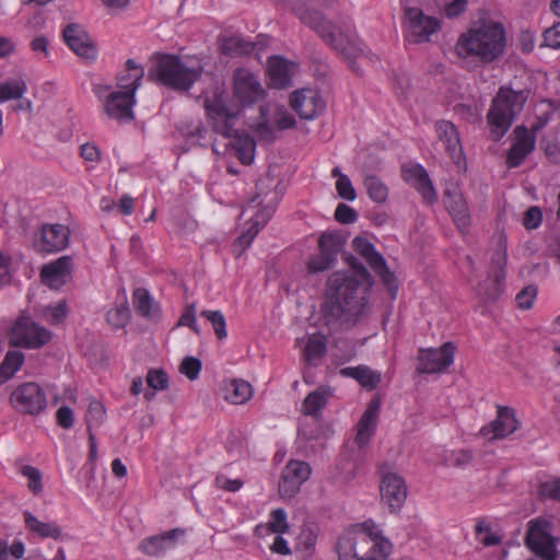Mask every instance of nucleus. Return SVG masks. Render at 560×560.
I'll return each mask as SVG.
<instances>
[{"label":"nucleus","instance_id":"69168bd1","mask_svg":"<svg viewBox=\"0 0 560 560\" xmlns=\"http://www.w3.org/2000/svg\"><path fill=\"white\" fill-rule=\"evenodd\" d=\"M196 312V305L194 303L187 305L184 313L179 317L178 325L187 326L190 329H192L197 335H199L200 327L197 324Z\"/></svg>","mask_w":560,"mask_h":560},{"label":"nucleus","instance_id":"79ce46f5","mask_svg":"<svg viewBox=\"0 0 560 560\" xmlns=\"http://www.w3.org/2000/svg\"><path fill=\"white\" fill-rule=\"evenodd\" d=\"M26 82L22 77L0 82V103L20 100L26 93Z\"/></svg>","mask_w":560,"mask_h":560},{"label":"nucleus","instance_id":"f704fd0d","mask_svg":"<svg viewBox=\"0 0 560 560\" xmlns=\"http://www.w3.org/2000/svg\"><path fill=\"white\" fill-rule=\"evenodd\" d=\"M289 528L287 512L283 509H276L270 512L267 523L258 524L255 527V535L265 537L270 534H284Z\"/></svg>","mask_w":560,"mask_h":560},{"label":"nucleus","instance_id":"49530a36","mask_svg":"<svg viewBox=\"0 0 560 560\" xmlns=\"http://www.w3.org/2000/svg\"><path fill=\"white\" fill-rule=\"evenodd\" d=\"M331 175L337 178L336 190L339 197L348 201H353L357 198V192L349 176L343 174L339 166L332 168Z\"/></svg>","mask_w":560,"mask_h":560},{"label":"nucleus","instance_id":"f257e3e1","mask_svg":"<svg viewBox=\"0 0 560 560\" xmlns=\"http://www.w3.org/2000/svg\"><path fill=\"white\" fill-rule=\"evenodd\" d=\"M372 276L362 265L353 267V275L332 272L326 283L322 314L328 325L351 328L370 314L369 296Z\"/></svg>","mask_w":560,"mask_h":560},{"label":"nucleus","instance_id":"ea45409f","mask_svg":"<svg viewBox=\"0 0 560 560\" xmlns=\"http://www.w3.org/2000/svg\"><path fill=\"white\" fill-rule=\"evenodd\" d=\"M257 202V206H260V209L255 212V214L250 218L249 224L254 228H257V231L270 220L272 217L277 203L273 202V197L267 199V196L262 199L261 194L258 192L249 202L248 207H254V203Z\"/></svg>","mask_w":560,"mask_h":560},{"label":"nucleus","instance_id":"7ed1b4c3","mask_svg":"<svg viewBox=\"0 0 560 560\" xmlns=\"http://www.w3.org/2000/svg\"><path fill=\"white\" fill-rule=\"evenodd\" d=\"M505 47V31L502 24L483 21L472 24L457 39L455 51L460 58H476L489 63L499 58Z\"/></svg>","mask_w":560,"mask_h":560},{"label":"nucleus","instance_id":"393cba45","mask_svg":"<svg viewBox=\"0 0 560 560\" xmlns=\"http://www.w3.org/2000/svg\"><path fill=\"white\" fill-rule=\"evenodd\" d=\"M514 142L508 151L505 160L510 168L520 166L527 155L534 151L536 145L535 130H528L524 126H517L514 129Z\"/></svg>","mask_w":560,"mask_h":560},{"label":"nucleus","instance_id":"e2e57ef3","mask_svg":"<svg viewBox=\"0 0 560 560\" xmlns=\"http://www.w3.org/2000/svg\"><path fill=\"white\" fill-rule=\"evenodd\" d=\"M179 370L187 378L194 381L199 376L201 362L194 357H187L183 360Z\"/></svg>","mask_w":560,"mask_h":560},{"label":"nucleus","instance_id":"c85d7f7f","mask_svg":"<svg viewBox=\"0 0 560 560\" xmlns=\"http://www.w3.org/2000/svg\"><path fill=\"white\" fill-rule=\"evenodd\" d=\"M402 177L422 195L427 202H433L436 194L425 168L420 164L402 167Z\"/></svg>","mask_w":560,"mask_h":560},{"label":"nucleus","instance_id":"3c124183","mask_svg":"<svg viewBox=\"0 0 560 560\" xmlns=\"http://www.w3.org/2000/svg\"><path fill=\"white\" fill-rule=\"evenodd\" d=\"M259 231L249 224V228L242 233L232 245V253L235 257H241L243 253L249 247Z\"/></svg>","mask_w":560,"mask_h":560},{"label":"nucleus","instance_id":"58836bf2","mask_svg":"<svg viewBox=\"0 0 560 560\" xmlns=\"http://www.w3.org/2000/svg\"><path fill=\"white\" fill-rule=\"evenodd\" d=\"M132 303L136 311L143 317L156 319L160 316L159 305L152 300L148 290L143 288L133 291Z\"/></svg>","mask_w":560,"mask_h":560},{"label":"nucleus","instance_id":"39448f33","mask_svg":"<svg viewBox=\"0 0 560 560\" xmlns=\"http://www.w3.org/2000/svg\"><path fill=\"white\" fill-rule=\"evenodd\" d=\"M526 98L524 91H514L506 86L499 89L487 114L490 133L494 141L500 140L508 132L515 117L523 109Z\"/></svg>","mask_w":560,"mask_h":560},{"label":"nucleus","instance_id":"a878e982","mask_svg":"<svg viewBox=\"0 0 560 560\" xmlns=\"http://www.w3.org/2000/svg\"><path fill=\"white\" fill-rule=\"evenodd\" d=\"M73 258L61 256L43 266L40 270L42 282L50 289L58 290L71 280Z\"/></svg>","mask_w":560,"mask_h":560},{"label":"nucleus","instance_id":"9b49d317","mask_svg":"<svg viewBox=\"0 0 560 560\" xmlns=\"http://www.w3.org/2000/svg\"><path fill=\"white\" fill-rule=\"evenodd\" d=\"M69 241L70 230L68 226L59 223H46L35 232L33 247L40 254H54L67 248Z\"/></svg>","mask_w":560,"mask_h":560},{"label":"nucleus","instance_id":"7c9ffc66","mask_svg":"<svg viewBox=\"0 0 560 560\" xmlns=\"http://www.w3.org/2000/svg\"><path fill=\"white\" fill-rule=\"evenodd\" d=\"M444 203L457 228L462 231L467 230L471 219L463 194L457 189H447L444 196Z\"/></svg>","mask_w":560,"mask_h":560},{"label":"nucleus","instance_id":"423d86ee","mask_svg":"<svg viewBox=\"0 0 560 560\" xmlns=\"http://www.w3.org/2000/svg\"><path fill=\"white\" fill-rule=\"evenodd\" d=\"M296 15L305 25L314 28L329 45L350 62L362 55V49L343 36L322 13L311 10H299Z\"/></svg>","mask_w":560,"mask_h":560},{"label":"nucleus","instance_id":"412c9836","mask_svg":"<svg viewBox=\"0 0 560 560\" xmlns=\"http://www.w3.org/2000/svg\"><path fill=\"white\" fill-rule=\"evenodd\" d=\"M393 551L392 542L372 521H366L364 549L361 560H388Z\"/></svg>","mask_w":560,"mask_h":560},{"label":"nucleus","instance_id":"a211bd4d","mask_svg":"<svg viewBox=\"0 0 560 560\" xmlns=\"http://www.w3.org/2000/svg\"><path fill=\"white\" fill-rule=\"evenodd\" d=\"M311 466L303 460L291 459L284 466L279 481V493L284 499L293 498L310 478Z\"/></svg>","mask_w":560,"mask_h":560},{"label":"nucleus","instance_id":"72a5a7b5","mask_svg":"<svg viewBox=\"0 0 560 560\" xmlns=\"http://www.w3.org/2000/svg\"><path fill=\"white\" fill-rule=\"evenodd\" d=\"M23 517L26 529L42 539H58L61 535V528L56 522L40 521L28 511L23 513Z\"/></svg>","mask_w":560,"mask_h":560},{"label":"nucleus","instance_id":"13d9d810","mask_svg":"<svg viewBox=\"0 0 560 560\" xmlns=\"http://www.w3.org/2000/svg\"><path fill=\"white\" fill-rule=\"evenodd\" d=\"M472 459V453L469 450L452 451L447 454L445 463L450 466L464 467Z\"/></svg>","mask_w":560,"mask_h":560},{"label":"nucleus","instance_id":"b1692460","mask_svg":"<svg viewBox=\"0 0 560 560\" xmlns=\"http://www.w3.org/2000/svg\"><path fill=\"white\" fill-rule=\"evenodd\" d=\"M435 133L450 159L462 170L465 165V156L456 126L448 120H439L435 122Z\"/></svg>","mask_w":560,"mask_h":560},{"label":"nucleus","instance_id":"6e6552de","mask_svg":"<svg viewBox=\"0 0 560 560\" xmlns=\"http://www.w3.org/2000/svg\"><path fill=\"white\" fill-rule=\"evenodd\" d=\"M50 339L51 334L49 330L25 316L19 317L9 332V341L12 346L27 349L42 348Z\"/></svg>","mask_w":560,"mask_h":560},{"label":"nucleus","instance_id":"4c0bfd02","mask_svg":"<svg viewBox=\"0 0 560 560\" xmlns=\"http://www.w3.org/2000/svg\"><path fill=\"white\" fill-rule=\"evenodd\" d=\"M258 44L245 40L240 35H224L221 38L220 49L224 55L236 57L252 54Z\"/></svg>","mask_w":560,"mask_h":560},{"label":"nucleus","instance_id":"20e7f679","mask_svg":"<svg viewBox=\"0 0 560 560\" xmlns=\"http://www.w3.org/2000/svg\"><path fill=\"white\" fill-rule=\"evenodd\" d=\"M203 105L213 129L231 139L230 144L242 164L250 165L255 159L256 142L248 133L234 128L237 110L228 106L224 93L215 92L211 97L207 96Z\"/></svg>","mask_w":560,"mask_h":560},{"label":"nucleus","instance_id":"4be33fe9","mask_svg":"<svg viewBox=\"0 0 560 560\" xmlns=\"http://www.w3.org/2000/svg\"><path fill=\"white\" fill-rule=\"evenodd\" d=\"M518 428L515 411L510 407L498 406L497 417L479 430L480 436L488 441L504 439Z\"/></svg>","mask_w":560,"mask_h":560},{"label":"nucleus","instance_id":"4468645a","mask_svg":"<svg viewBox=\"0 0 560 560\" xmlns=\"http://www.w3.org/2000/svg\"><path fill=\"white\" fill-rule=\"evenodd\" d=\"M266 91L258 78L245 69H237L233 75V97L242 106H250L265 97Z\"/></svg>","mask_w":560,"mask_h":560},{"label":"nucleus","instance_id":"5fc2aeb1","mask_svg":"<svg viewBox=\"0 0 560 560\" xmlns=\"http://www.w3.org/2000/svg\"><path fill=\"white\" fill-rule=\"evenodd\" d=\"M107 322L115 328L124 327L129 318V310L127 306L112 308L106 314Z\"/></svg>","mask_w":560,"mask_h":560},{"label":"nucleus","instance_id":"cd10ccee","mask_svg":"<svg viewBox=\"0 0 560 560\" xmlns=\"http://www.w3.org/2000/svg\"><path fill=\"white\" fill-rule=\"evenodd\" d=\"M62 35L66 44L75 55L84 59H95V46L88 33L80 25H68L63 30Z\"/></svg>","mask_w":560,"mask_h":560},{"label":"nucleus","instance_id":"ddd939ff","mask_svg":"<svg viewBox=\"0 0 560 560\" xmlns=\"http://www.w3.org/2000/svg\"><path fill=\"white\" fill-rule=\"evenodd\" d=\"M404 26L406 38L410 43H424L439 31L440 23L435 18L423 14L418 8H406Z\"/></svg>","mask_w":560,"mask_h":560},{"label":"nucleus","instance_id":"680f3d73","mask_svg":"<svg viewBox=\"0 0 560 560\" xmlns=\"http://www.w3.org/2000/svg\"><path fill=\"white\" fill-rule=\"evenodd\" d=\"M539 491L545 498L560 500V477H553L542 481Z\"/></svg>","mask_w":560,"mask_h":560},{"label":"nucleus","instance_id":"774afa93","mask_svg":"<svg viewBox=\"0 0 560 560\" xmlns=\"http://www.w3.org/2000/svg\"><path fill=\"white\" fill-rule=\"evenodd\" d=\"M544 45L552 49L560 48V22L555 23L545 31Z\"/></svg>","mask_w":560,"mask_h":560},{"label":"nucleus","instance_id":"c9c22d12","mask_svg":"<svg viewBox=\"0 0 560 560\" xmlns=\"http://www.w3.org/2000/svg\"><path fill=\"white\" fill-rule=\"evenodd\" d=\"M332 396V389L328 386H320L310 393L302 404V411L306 416L318 417Z\"/></svg>","mask_w":560,"mask_h":560},{"label":"nucleus","instance_id":"c03bdc74","mask_svg":"<svg viewBox=\"0 0 560 560\" xmlns=\"http://www.w3.org/2000/svg\"><path fill=\"white\" fill-rule=\"evenodd\" d=\"M319 528L316 525L304 524L296 537V548L307 555L315 552Z\"/></svg>","mask_w":560,"mask_h":560},{"label":"nucleus","instance_id":"1a4fd4ad","mask_svg":"<svg viewBox=\"0 0 560 560\" xmlns=\"http://www.w3.org/2000/svg\"><path fill=\"white\" fill-rule=\"evenodd\" d=\"M352 245L354 250L364 258L373 271L381 278L388 289L392 299H395L398 289L396 276L387 268L384 257L364 237H355L352 241Z\"/></svg>","mask_w":560,"mask_h":560},{"label":"nucleus","instance_id":"bb28decb","mask_svg":"<svg viewBox=\"0 0 560 560\" xmlns=\"http://www.w3.org/2000/svg\"><path fill=\"white\" fill-rule=\"evenodd\" d=\"M298 63L290 61L281 56L275 55L268 58L267 74L270 85L277 89L289 88L292 84V78L298 72Z\"/></svg>","mask_w":560,"mask_h":560},{"label":"nucleus","instance_id":"c756f323","mask_svg":"<svg viewBox=\"0 0 560 560\" xmlns=\"http://www.w3.org/2000/svg\"><path fill=\"white\" fill-rule=\"evenodd\" d=\"M185 536V530L175 528L161 535L151 536L142 540L140 549L149 556H160L165 551L175 548L178 540Z\"/></svg>","mask_w":560,"mask_h":560},{"label":"nucleus","instance_id":"603ef678","mask_svg":"<svg viewBox=\"0 0 560 560\" xmlns=\"http://www.w3.org/2000/svg\"><path fill=\"white\" fill-rule=\"evenodd\" d=\"M147 384L153 390H164L168 387L167 374L162 370H149Z\"/></svg>","mask_w":560,"mask_h":560},{"label":"nucleus","instance_id":"473e14b6","mask_svg":"<svg viewBox=\"0 0 560 560\" xmlns=\"http://www.w3.org/2000/svg\"><path fill=\"white\" fill-rule=\"evenodd\" d=\"M144 75V69L138 65L133 59L126 61V69L117 78V85L119 91L125 93H132L136 96V92L141 85V80Z\"/></svg>","mask_w":560,"mask_h":560},{"label":"nucleus","instance_id":"f3484780","mask_svg":"<svg viewBox=\"0 0 560 560\" xmlns=\"http://www.w3.org/2000/svg\"><path fill=\"white\" fill-rule=\"evenodd\" d=\"M455 347L445 342L438 349H421L418 354L417 371L432 374L446 370L454 361Z\"/></svg>","mask_w":560,"mask_h":560},{"label":"nucleus","instance_id":"a18cd8bd","mask_svg":"<svg viewBox=\"0 0 560 560\" xmlns=\"http://www.w3.org/2000/svg\"><path fill=\"white\" fill-rule=\"evenodd\" d=\"M24 354L19 351H9L0 364V385L11 378L22 366Z\"/></svg>","mask_w":560,"mask_h":560},{"label":"nucleus","instance_id":"f8f14e48","mask_svg":"<svg viewBox=\"0 0 560 560\" xmlns=\"http://www.w3.org/2000/svg\"><path fill=\"white\" fill-rule=\"evenodd\" d=\"M508 262L506 242L503 237L498 242V248L491 258L490 276L486 284L479 285L477 293L487 300H495L503 290Z\"/></svg>","mask_w":560,"mask_h":560},{"label":"nucleus","instance_id":"a19ab883","mask_svg":"<svg viewBox=\"0 0 560 560\" xmlns=\"http://www.w3.org/2000/svg\"><path fill=\"white\" fill-rule=\"evenodd\" d=\"M340 374L357 380L363 387L368 389L376 388L382 377L380 372L373 371L365 365L345 368L340 371Z\"/></svg>","mask_w":560,"mask_h":560},{"label":"nucleus","instance_id":"338daca9","mask_svg":"<svg viewBox=\"0 0 560 560\" xmlns=\"http://www.w3.org/2000/svg\"><path fill=\"white\" fill-rule=\"evenodd\" d=\"M335 218L343 224H351L357 221L358 214L355 210L346 203H339L335 210Z\"/></svg>","mask_w":560,"mask_h":560},{"label":"nucleus","instance_id":"09e8293b","mask_svg":"<svg viewBox=\"0 0 560 560\" xmlns=\"http://www.w3.org/2000/svg\"><path fill=\"white\" fill-rule=\"evenodd\" d=\"M363 183L373 201L382 203L387 199L388 189L378 177L366 175Z\"/></svg>","mask_w":560,"mask_h":560},{"label":"nucleus","instance_id":"2f4dec72","mask_svg":"<svg viewBox=\"0 0 560 560\" xmlns=\"http://www.w3.org/2000/svg\"><path fill=\"white\" fill-rule=\"evenodd\" d=\"M380 412V401L372 400L363 412L357 424L355 444L365 446L375 433L376 422Z\"/></svg>","mask_w":560,"mask_h":560},{"label":"nucleus","instance_id":"0eeeda50","mask_svg":"<svg viewBox=\"0 0 560 560\" xmlns=\"http://www.w3.org/2000/svg\"><path fill=\"white\" fill-rule=\"evenodd\" d=\"M93 92L108 118L121 122L131 121L135 118L136 96L132 93L114 91L112 86L102 84L94 85Z\"/></svg>","mask_w":560,"mask_h":560},{"label":"nucleus","instance_id":"de8ad7c7","mask_svg":"<svg viewBox=\"0 0 560 560\" xmlns=\"http://www.w3.org/2000/svg\"><path fill=\"white\" fill-rule=\"evenodd\" d=\"M476 539L485 547L497 546L501 544L502 537L492 530L490 524L485 520H479L475 526Z\"/></svg>","mask_w":560,"mask_h":560},{"label":"nucleus","instance_id":"5701e85b","mask_svg":"<svg viewBox=\"0 0 560 560\" xmlns=\"http://www.w3.org/2000/svg\"><path fill=\"white\" fill-rule=\"evenodd\" d=\"M291 107L302 119L312 120L325 108V103L315 89L304 88L294 91L290 97Z\"/></svg>","mask_w":560,"mask_h":560},{"label":"nucleus","instance_id":"e433bc0d","mask_svg":"<svg viewBox=\"0 0 560 560\" xmlns=\"http://www.w3.org/2000/svg\"><path fill=\"white\" fill-rule=\"evenodd\" d=\"M224 399L231 404L242 405L253 396L252 385L244 380H229L223 385Z\"/></svg>","mask_w":560,"mask_h":560},{"label":"nucleus","instance_id":"f03ea898","mask_svg":"<svg viewBox=\"0 0 560 560\" xmlns=\"http://www.w3.org/2000/svg\"><path fill=\"white\" fill-rule=\"evenodd\" d=\"M203 66L197 58L175 54H155L151 58L148 80L174 90L188 92L200 80Z\"/></svg>","mask_w":560,"mask_h":560},{"label":"nucleus","instance_id":"864d4df0","mask_svg":"<svg viewBox=\"0 0 560 560\" xmlns=\"http://www.w3.org/2000/svg\"><path fill=\"white\" fill-rule=\"evenodd\" d=\"M22 475L27 478L30 490L38 494L43 489L40 471L33 466L26 465L22 468Z\"/></svg>","mask_w":560,"mask_h":560},{"label":"nucleus","instance_id":"6ab92c4d","mask_svg":"<svg viewBox=\"0 0 560 560\" xmlns=\"http://www.w3.org/2000/svg\"><path fill=\"white\" fill-rule=\"evenodd\" d=\"M319 253L310 258L307 262V271L310 273L323 272L331 269L340 250V241L334 234L324 233L318 238Z\"/></svg>","mask_w":560,"mask_h":560},{"label":"nucleus","instance_id":"4d7b16f0","mask_svg":"<svg viewBox=\"0 0 560 560\" xmlns=\"http://www.w3.org/2000/svg\"><path fill=\"white\" fill-rule=\"evenodd\" d=\"M538 289L536 285H527L520 291L515 298L517 306L522 310H529L537 296Z\"/></svg>","mask_w":560,"mask_h":560},{"label":"nucleus","instance_id":"dca6fc26","mask_svg":"<svg viewBox=\"0 0 560 560\" xmlns=\"http://www.w3.org/2000/svg\"><path fill=\"white\" fill-rule=\"evenodd\" d=\"M366 521L340 534L335 542L338 560H361L364 549Z\"/></svg>","mask_w":560,"mask_h":560},{"label":"nucleus","instance_id":"0e129e2a","mask_svg":"<svg viewBox=\"0 0 560 560\" xmlns=\"http://www.w3.org/2000/svg\"><path fill=\"white\" fill-rule=\"evenodd\" d=\"M104 417L105 408L103 405L96 399L91 400L88 408L86 419L89 428L92 424L98 425L104 420Z\"/></svg>","mask_w":560,"mask_h":560},{"label":"nucleus","instance_id":"bf43d9fd","mask_svg":"<svg viewBox=\"0 0 560 560\" xmlns=\"http://www.w3.org/2000/svg\"><path fill=\"white\" fill-rule=\"evenodd\" d=\"M244 485V481L240 478L231 479L224 474H218L214 478V486L218 489L228 491V492H236Z\"/></svg>","mask_w":560,"mask_h":560},{"label":"nucleus","instance_id":"2eb2a0df","mask_svg":"<svg viewBox=\"0 0 560 560\" xmlns=\"http://www.w3.org/2000/svg\"><path fill=\"white\" fill-rule=\"evenodd\" d=\"M549 523L544 520H532L528 523L526 545L541 560L556 559V544L549 534Z\"/></svg>","mask_w":560,"mask_h":560},{"label":"nucleus","instance_id":"8fccbe9b","mask_svg":"<svg viewBox=\"0 0 560 560\" xmlns=\"http://www.w3.org/2000/svg\"><path fill=\"white\" fill-rule=\"evenodd\" d=\"M200 315L211 324L214 334L219 339L226 338V323L221 311H202Z\"/></svg>","mask_w":560,"mask_h":560},{"label":"nucleus","instance_id":"aec40b11","mask_svg":"<svg viewBox=\"0 0 560 560\" xmlns=\"http://www.w3.org/2000/svg\"><path fill=\"white\" fill-rule=\"evenodd\" d=\"M381 499L392 513L398 512L407 499L405 479L396 472H386L381 478Z\"/></svg>","mask_w":560,"mask_h":560},{"label":"nucleus","instance_id":"6e6d98bb","mask_svg":"<svg viewBox=\"0 0 560 560\" xmlns=\"http://www.w3.org/2000/svg\"><path fill=\"white\" fill-rule=\"evenodd\" d=\"M542 222L541 209L537 206L529 207L523 217L522 223L526 230H536Z\"/></svg>","mask_w":560,"mask_h":560},{"label":"nucleus","instance_id":"9d476101","mask_svg":"<svg viewBox=\"0 0 560 560\" xmlns=\"http://www.w3.org/2000/svg\"><path fill=\"white\" fill-rule=\"evenodd\" d=\"M12 407L25 415H39L47 407V397L42 387L33 382L19 385L10 395Z\"/></svg>","mask_w":560,"mask_h":560},{"label":"nucleus","instance_id":"37998d69","mask_svg":"<svg viewBox=\"0 0 560 560\" xmlns=\"http://www.w3.org/2000/svg\"><path fill=\"white\" fill-rule=\"evenodd\" d=\"M327 350V339L322 334H313L308 337L304 348V358L313 364L317 360L322 359Z\"/></svg>","mask_w":560,"mask_h":560},{"label":"nucleus","instance_id":"052dcab7","mask_svg":"<svg viewBox=\"0 0 560 560\" xmlns=\"http://www.w3.org/2000/svg\"><path fill=\"white\" fill-rule=\"evenodd\" d=\"M45 318L51 324L61 323L67 316V305L63 301L50 305L45 310Z\"/></svg>","mask_w":560,"mask_h":560}]
</instances>
